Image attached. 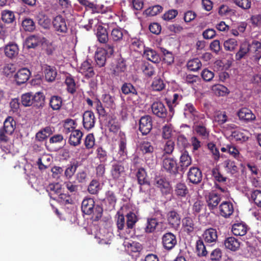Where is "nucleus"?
I'll use <instances>...</instances> for the list:
<instances>
[{"mask_svg": "<svg viewBox=\"0 0 261 261\" xmlns=\"http://www.w3.org/2000/svg\"><path fill=\"white\" fill-rule=\"evenodd\" d=\"M212 90L216 96H224L229 93V91L225 86L218 84L213 86Z\"/></svg>", "mask_w": 261, "mask_h": 261, "instance_id": "49530a36", "label": "nucleus"}, {"mask_svg": "<svg viewBox=\"0 0 261 261\" xmlns=\"http://www.w3.org/2000/svg\"><path fill=\"white\" fill-rule=\"evenodd\" d=\"M4 53L6 56L10 59L16 57L19 53V48L16 43L10 42L4 47Z\"/></svg>", "mask_w": 261, "mask_h": 261, "instance_id": "5701e85b", "label": "nucleus"}, {"mask_svg": "<svg viewBox=\"0 0 261 261\" xmlns=\"http://www.w3.org/2000/svg\"><path fill=\"white\" fill-rule=\"evenodd\" d=\"M53 134V131L50 126L45 127L36 134L35 140L38 142H43Z\"/></svg>", "mask_w": 261, "mask_h": 261, "instance_id": "7c9ffc66", "label": "nucleus"}, {"mask_svg": "<svg viewBox=\"0 0 261 261\" xmlns=\"http://www.w3.org/2000/svg\"><path fill=\"white\" fill-rule=\"evenodd\" d=\"M162 167L164 171L170 174L175 175L178 173L179 167L174 158L163 156Z\"/></svg>", "mask_w": 261, "mask_h": 261, "instance_id": "20e7f679", "label": "nucleus"}, {"mask_svg": "<svg viewBox=\"0 0 261 261\" xmlns=\"http://www.w3.org/2000/svg\"><path fill=\"white\" fill-rule=\"evenodd\" d=\"M143 56L148 60L154 63H159L161 60L160 56L155 50L149 47H146L143 51Z\"/></svg>", "mask_w": 261, "mask_h": 261, "instance_id": "cd10ccee", "label": "nucleus"}, {"mask_svg": "<svg viewBox=\"0 0 261 261\" xmlns=\"http://www.w3.org/2000/svg\"><path fill=\"white\" fill-rule=\"evenodd\" d=\"M82 212L87 215L93 214L92 219L93 221H98L102 216L103 208L99 204H95L93 198L86 197L82 203Z\"/></svg>", "mask_w": 261, "mask_h": 261, "instance_id": "f257e3e1", "label": "nucleus"}, {"mask_svg": "<svg viewBox=\"0 0 261 261\" xmlns=\"http://www.w3.org/2000/svg\"><path fill=\"white\" fill-rule=\"evenodd\" d=\"M63 104L62 98L59 96L53 95L49 100V106L53 110H59Z\"/></svg>", "mask_w": 261, "mask_h": 261, "instance_id": "58836bf2", "label": "nucleus"}, {"mask_svg": "<svg viewBox=\"0 0 261 261\" xmlns=\"http://www.w3.org/2000/svg\"><path fill=\"white\" fill-rule=\"evenodd\" d=\"M33 93L27 92L21 96V102L25 107L33 106Z\"/></svg>", "mask_w": 261, "mask_h": 261, "instance_id": "8fccbe9b", "label": "nucleus"}, {"mask_svg": "<svg viewBox=\"0 0 261 261\" xmlns=\"http://www.w3.org/2000/svg\"><path fill=\"white\" fill-rule=\"evenodd\" d=\"M105 123L109 131L114 134L117 133L120 129V124L116 117L114 116H108L106 119Z\"/></svg>", "mask_w": 261, "mask_h": 261, "instance_id": "412c9836", "label": "nucleus"}, {"mask_svg": "<svg viewBox=\"0 0 261 261\" xmlns=\"http://www.w3.org/2000/svg\"><path fill=\"white\" fill-rule=\"evenodd\" d=\"M75 121L71 119H67L65 120L64 124V132L65 134H68L74 130L75 128Z\"/></svg>", "mask_w": 261, "mask_h": 261, "instance_id": "680f3d73", "label": "nucleus"}, {"mask_svg": "<svg viewBox=\"0 0 261 261\" xmlns=\"http://www.w3.org/2000/svg\"><path fill=\"white\" fill-rule=\"evenodd\" d=\"M224 245L226 249L232 251H236L240 248V242L234 237H229L224 240Z\"/></svg>", "mask_w": 261, "mask_h": 261, "instance_id": "393cba45", "label": "nucleus"}, {"mask_svg": "<svg viewBox=\"0 0 261 261\" xmlns=\"http://www.w3.org/2000/svg\"><path fill=\"white\" fill-rule=\"evenodd\" d=\"M123 36V30L120 28L113 29L111 31V37L114 41L122 40Z\"/></svg>", "mask_w": 261, "mask_h": 261, "instance_id": "052dcab7", "label": "nucleus"}, {"mask_svg": "<svg viewBox=\"0 0 261 261\" xmlns=\"http://www.w3.org/2000/svg\"><path fill=\"white\" fill-rule=\"evenodd\" d=\"M107 55L105 54V51L98 50L95 54V60L96 65L99 67H103L106 62Z\"/></svg>", "mask_w": 261, "mask_h": 261, "instance_id": "4c0bfd02", "label": "nucleus"}, {"mask_svg": "<svg viewBox=\"0 0 261 261\" xmlns=\"http://www.w3.org/2000/svg\"><path fill=\"white\" fill-rule=\"evenodd\" d=\"M127 68L126 60L120 57L117 59L116 65L112 69V73L116 76H119L122 73H124Z\"/></svg>", "mask_w": 261, "mask_h": 261, "instance_id": "6ab92c4d", "label": "nucleus"}, {"mask_svg": "<svg viewBox=\"0 0 261 261\" xmlns=\"http://www.w3.org/2000/svg\"><path fill=\"white\" fill-rule=\"evenodd\" d=\"M152 113L161 118H165L167 115V110L164 103L160 101H155L151 105Z\"/></svg>", "mask_w": 261, "mask_h": 261, "instance_id": "9b49d317", "label": "nucleus"}, {"mask_svg": "<svg viewBox=\"0 0 261 261\" xmlns=\"http://www.w3.org/2000/svg\"><path fill=\"white\" fill-rule=\"evenodd\" d=\"M152 128L151 116L145 115L142 116L139 122V130L143 136L148 135Z\"/></svg>", "mask_w": 261, "mask_h": 261, "instance_id": "423d86ee", "label": "nucleus"}, {"mask_svg": "<svg viewBox=\"0 0 261 261\" xmlns=\"http://www.w3.org/2000/svg\"><path fill=\"white\" fill-rule=\"evenodd\" d=\"M52 24L54 31L59 35L65 34L68 31L66 21L61 15H58L53 18Z\"/></svg>", "mask_w": 261, "mask_h": 261, "instance_id": "39448f33", "label": "nucleus"}, {"mask_svg": "<svg viewBox=\"0 0 261 261\" xmlns=\"http://www.w3.org/2000/svg\"><path fill=\"white\" fill-rule=\"evenodd\" d=\"M182 94L178 92H173L171 95L165 98L167 104L168 105L170 111L173 110V108L179 103V102L182 99Z\"/></svg>", "mask_w": 261, "mask_h": 261, "instance_id": "aec40b11", "label": "nucleus"}, {"mask_svg": "<svg viewBox=\"0 0 261 261\" xmlns=\"http://www.w3.org/2000/svg\"><path fill=\"white\" fill-rule=\"evenodd\" d=\"M65 83L67 86V91L73 94L76 92V85L73 76L71 74L66 76Z\"/></svg>", "mask_w": 261, "mask_h": 261, "instance_id": "37998d69", "label": "nucleus"}, {"mask_svg": "<svg viewBox=\"0 0 261 261\" xmlns=\"http://www.w3.org/2000/svg\"><path fill=\"white\" fill-rule=\"evenodd\" d=\"M182 227L185 232L189 235L194 231L195 225L192 218L189 217H185L182 220Z\"/></svg>", "mask_w": 261, "mask_h": 261, "instance_id": "473e14b6", "label": "nucleus"}, {"mask_svg": "<svg viewBox=\"0 0 261 261\" xmlns=\"http://www.w3.org/2000/svg\"><path fill=\"white\" fill-rule=\"evenodd\" d=\"M238 116L240 119L247 121L255 119V116L251 111L246 108L241 109L238 112Z\"/></svg>", "mask_w": 261, "mask_h": 261, "instance_id": "72a5a7b5", "label": "nucleus"}, {"mask_svg": "<svg viewBox=\"0 0 261 261\" xmlns=\"http://www.w3.org/2000/svg\"><path fill=\"white\" fill-rule=\"evenodd\" d=\"M194 133L201 139H208L210 136V130L203 122L195 123L193 126Z\"/></svg>", "mask_w": 261, "mask_h": 261, "instance_id": "9d476101", "label": "nucleus"}, {"mask_svg": "<svg viewBox=\"0 0 261 261\" xmlns=\"http://www.w3.org/2000/svg\"><path fill=\"white\" fill-rule=\"evenodd\" d=\"M250 50L249 45L247 44H242L239 51L236 54L235 58L237 61H240L242 59L245 58L246 55Z\"/></svg>", "mask_w": 261, "mask_h": 261, "instance_id": "a18cd8bd", "label": "nucleus"}, {"mask_svg": "<svg viewBox=\"0 0 261 261\" xmlns=\"http://www.w3.org/2000/svg\"><path fill=\"white\" fill-rule=\"evenodd\" d=\"M2 20L7 23H10L14 21L15 16L11 11L5 10L2 12L1 14Z\"/></svg>", "mask_w": 261, "mask_h": 261, "instance_id": "864d4df0", "label": "nucleus"}, {"mask_svg": "<svg viewBox=\"0 0 261 261\" xmlns=\"http://www.w3.org/2000/svg\"><path fill=\"white\" fill-rule=\"evenodd\" d=\"M196 252L197 256L199 257L206 256L208 254V252L206 250L203 241L201 238H199L196 241Z\"/></svg>", "mask_w": 261, "mask_h": 261, "instance_id": "f704fd0d", "label": "nucleus"}, {"mask_svg": "<svg viewBox=\"0 0 261 261\" xmlns=\"http://www.w3.org/2000/svg\"><path fill=\"white\" fill-rule=\"evenodd\" d=\"M79 72L87 79L91 78L94 76L95 72L90 60H87L81 64L79 68Z\"/></svg>", "mask_w": 261, "mask_h": 261, "instance_id": "4468645a", "label": "nucleus"}, {"mask_svg": "<svg viewBox=\"0 0 261 261\" xmlns=\"http://www.w3.org/2000/svg\"><path fill=\"white\" fill-rule=\"evenodd\" d=\"M40 42V39L38 37L35 35H31L29 36L26 40L25 43L27 48H35Z\"/></svg>", "mask_w": 261, "mask_h": 261, "instance_id": "6e6d98bb", "label": "nucleus"}, {"mask_svg": "<svg viewBox=\"0 0 261 261\" xmlns=\"http://www.w3.org/2000/svg\"><path fill=\"white\" fill-rule=\"evenodd\" d=\"M105 201L108 204L110 210L114 208L117 201V198L114 192L112 191H108L106 193Z\"/></svg>", "mask_w": 261, "mask_h": 261, "instance_id": "c9c22d12", "label": "nucleus"}, {"mask_svg": "<svg viewBox=\"0 0 261 261\" xmlns=\"http://www.w3.org/2000/svg\"><path fill=\"white\" fill-rule=\"evenodd\" d=\"M95 123V117L94 113L91 111H85L83 115V124L86 129L92 128Z\"/></svg>", "mask_w": 261, "mask_h": 261, "instance_id": "ddd939ff", "label": "nucleus"}, {"mask_svg": "<svg viewBox=\"0 0 261 261\" xmlns=\"http://www.w3.org/2000/svg\"><path fill=\"white\" fill-rule=\"evenodd\" d=\"M162 243L165 249L170 250L177 244L176 236L171 232H167L162 236Z\"/></svg>", "mask_w": 261, "mask_h": 261, "instance_id": "1a4fd4ad", "label": "nucleus"}, {"mask_svg": "<svg viewBox=\"0 0 261 261\" xmlns=\"http://www.w3.org/2000/svg\"><path fill=\"white\" fill-rule=\"evenodd\" d=\"M158 225V222L156 219L148 218L145 227V231L147 233L153 232Z\"/></svg>", "mask_w": 261, "mask_h": 261, "instance_id": "603ef678", "label": "nucleus"}, {"mask_svg": "<svg viewBox=\"0 0 261 261\" xmlns=\"http://www.w3.org/2000/svg\"><path fill=\"white\" fill-rule=\"evenodd\" d=\"M187 178L189 182L195 185L198 184L202 179V172L199 168L192 167L188 172Z\"/></svg>", "mask_w": 261, "mask_h": 261, "instance_id": "0eeeda50", "label": "nucleus"}, {"mask_svg": "<svg viewBox=\"0 0 261 261\" xmlns=\"http://www.w3.org/2000/svg\"><path fill=\"white\" fill-rule=\"evenodd\" d=\"M221 200L220 195L212 191L209 193L206 199L207 206L210 210L212 211L217 208Z\"/></svg>", "mask_w": 261, "mask_h": 261, "instance_id": "a211bd4d", "label": "nucleus"}, {"mask_svg": "<svg viewBox=\"0 0 261 261\" xmlns=\"http://www.w3.org/2000/svg\"><path fill=\"white\" fill-rule=\"evenodd\" d=\"M163 7L159 5L149 7L145 11V14L147 16H154L162 12Z\"/></svg>", "mask_w": 261, "mask_h": 261, "instance_id": "bf43d9fd", "label": "nucleus"}, {"mask_svg": "<svg viewBox=\"0 0 261 261\" xmlns=\"http://www.w3.org/2000/svg\"><path fill=\"white\" fill-rule=\"evenodd\" d=\"M131 47L136 51L141 52L145 49L144 42L140 39L135 38L131 40Z\"/></svg>", "mask_w": 261, "mask_h": 261, "instance_id": "3c124183", "label": "nucleus"}, {"mask_svg": "<svg viewBox=\"0 0 261 261\" xmlns=\"http://www.w3.org/2000/svg\"><path fill=\"white\" fill-rule=\"evenodd\" d=\"M140 150L143 153H151L154 151V147L151 142L147 141H143L140 144Z\"/></svg>", "mask_w": 261, "mask_h": 261, "instance_id": "4d7b16f0", "label": "nucleus"}, {"mask_svg": "<svg viewBox=\"0 0 261 261\" xmlns=\"http://www.w3.org/2000/svg\"><path fill=\"white\" fill-rule=\"evenodd\" d=\"M22 26L25 31L33 32L36 28L34 21L32 19L25 18L22 22Z\"/></svg>", "mask_w": 261, "mask_h": 261, "instance_id": "13d9d810", "label": "nucleus"}, {"mask_svg": "<svg viewBox=\"0 0 261 261\" xmlns=\"http://www.w3.org/2000/svg\"><path fill=\"white\" fill-rule=\"evenodd\" d=\"M175 195L178 197H185L188 193V189L184 182H178L175 187L174 190Z\"/></svg>", "mask_w": 261, "mask_h": 261, "instance_id": "ea45409f", "label": "nucleus"}, {"mask_svg": "<svg viewBox=\"0 0 261 261\" xmlns=\"http://www.w3.org/2000/svg\"><path fill=\"white\" fill-rule=\"evenodd\" d=\"M137 178L138 184L140 185L139 191L140 192H143V186H150V182L148 180L147 177V174L144 168H139L136 174Z\"/></svg>", "mask_w": 261, "mask_h": 261, "instance_id": "2eb2a0df", "label": "nucleus"}, {"mask_svg": "<svg viewBox=\"0 0 261 261\" xmlns=\"http://www.w3.org/2000/svg\"><path fill=\"white\" fill-rule=\"evenodd\" d=\"M111 175L115 181L119 182L124 180L126 173L123 163L121 162L114 163L112 165Z\"/></svg>", "mask_w": 261, "mask_h": 261, "instance_id": "7ed1b4c3", "label": "nucleus"}, {"mask_svg": "<svg viewBox=\"0 0 261 261\" xmlns=\"http://www.w3.org/2000/svg\"><path fill=\"white\" fill-rule=\"evenodd\" d=\"M223 165L225 170L227 173L233 174L238 172V168L233 161L227 160L224 162Z\"/></svg>", "mask_w": 261, "mask_h": 261, "instance_id": "c03bdc74", "label": "nucleus"}, {"mask_svg": "<svg viewBox=\"0 0 261 261\" xmlns=\"http://www.w3.org/2000/svg\"><path fill=\"white\" fill-rule=\"evenodd\" d=\"M96 37L99 43L106 44L109 40V36L108 31L104 27L99 25L97 28Z\"/></svg>", "mask_w": 261, "mask_h": 261, "instance_id": "c756f323", "label": "nucleus"}, {"mask_svg": "<svg viewBox=\"0 0 261 261\" xmlns=\"http://www.w3.org/2000/svg\"><path fill=\"white\" fill-rule=\"evenodd\" d=\"M121 91L124 95H138V92L135 86L130 83L125 82L121 87Z\"/></svg>", "mask_w": 261, "mask_h": 261, "instance_id": "e433bc0d", "label": "nucleus"}, {"mask_svg": "<svg viewBox=\"0 0 261 261\" xmlns=\"http://www.w3.org/2000/svg\"><path fill=\"white\" fill-rule=\"evenodd\" d=\"M202 237L206 243L215 244L218 240L217 231L212 227L207 228L204 231Z\"/></svg>", "mask_w": 261, "mask_h": 261, "instance_id": "dca6fc26", "label": "nucleus"}, {"mask_svg": "<svg viewBox=\"0 0 261 261\" xmlns=\"http://www.w3.org/2000/svg\"><path fill=\"white\" fill-rule=\"evenodd\" d=\"M248 230V226L243 222L233 224L231 228V231L232 233L236 236H245Z\"/></svg>", "mask_w": 261, "mask_h": 261, "instance_id": "b1692460", "label": "nucleus"}, {"mask_svg": "<svg viewBox=\"0 0 261 261\" xmlns=\"http://www.w3.org/2000/svg\"><path fill=\"white\" fill-rule=\"evenodd\" d=\"M214 120L219 124L222 125L226 122L228 120V117L225 112H217L214 116Z\"/></svg>", "mask_w": 261, "mask_h": 261, "instance_id": "69168bd1", "label": "nucleus"}, {"mask_svg": "<svg viewBox=\"0 0 261 261\" xmlns=\"http://www.w3.org/2000/svg\"><path fill=\"white\" fill-rule=\"evenodd\" d=\"M141 69L144 74L148 77L152 76L155 73L153 66L148 62L144 63L142 65Z\"/></svg>", "mask_w": 261, "mask_h": 261, "instance_id": "e2e57ef3", "label": "nucleus"}, {"mask_svg": "<svg viewBox=\"0 0 261 261\" xmlns=\"http://www.w3.org/2000/svg\"><path fill=\"white\" fill-rule=\"evenodd\" d=\"M31 72L27 68L19 69L14 75L15 80L18 85L26 83L30 78Z\"/></svg>", "mask_w": 261, "mask_h": 261, "instance_id": "f3484780", "label": "nucleus"}, {"mask_svg": "<svg viewBox=\"0 0 261 261\" xmlns=\"http://www.w3.org/2000/svg\"><path fill=\"white\" fill-rule=\"evenodd\" d=\"M16 128V122L11 116H8L4 122V125L0 128V142L7 143L9 136L11 135Z\"/></svg>", "mask_w": 261, "mask_h": 261, "instance_id": "f03ea898", "label": "nucleus"}, {"mask_svg": "<svg viewBox=\"0 0 261 261\" xmlns=\"http://www.w3.org/2000/svg\"><path fill=\"white\" fill-rule=\"evenodd\" d=\"M44 73L45 80L47 82H52L56 78L57 71L54 66L45 65L44 67Z\"/></svg>", "mask_w": 261, "mask_h": 261, "instance_id": "c85d7f7f", "label": "nucleus"}, {"mask_svg": "<svg viewBox=\"0 0 261 261\" xmlns=\"http://www.w3.org/2000/svg\"><path fill=\"white\" fill-rule=\"evenodd\" d=\"M100 190V183L95 179H93L90 181L87 189L88 192L92 195L97 194Z\"/></svg>", "mask_w": 261, "mask_h": 261, "instance_id": "de8ad7c7", "label": "nucleus"}, {"mask_svg": "<svg viewBox=\"0 0 261 261\" xmlns=\"http://www.w3.org/2000/svg\"><path fill=\"white\" fill-rule=\"evenodd\" d=\"M220 215L225 218H229L233 213L234 207L232 202L230 201H223L219 206Z\"/></svg>", "mask_w": 261, "mask_h": 261, "instance_id": "f8f14e48", "label": "nucleus"}, {"mask_svg": "<svg viewBox=\"0 0 261 261\" xmlns=\"http://www.w3.org/2000/svg\"><path fill=\"white\" fill-rule=\"evenodd\" d=\"M33 107L36 109H42L45 105V96L43 92H37L33 94Z\"/></svg>", "mask_w": 261, "mask_h": 261, "instance_id": "bb28decb", "label": "nucleus"}, {"mask_svg": "<svg viewBox=\"0 0 261 261\" xmlns=\"http://www.w3.org/2000/svg\"><path fill=\"white\" fill-rule=\"evenodd\" d=\"M202 66L201 61L198 58L191 59L187 63V67L188 70L192 71H197L200 69Z\"/></svg>", "mask_w": 261, "mask_h": 261, "instance_id": "a19ab883", "label": "nucleus"}, {"mask_svg": "<svg viewBox=\"0 0 261 261\" xmlns=\"http://www.w3.org/2000/svg\"><path fill=\"white\" fill-rule=\"evenodd\" d=\"M251 198L254 203L258 207H261V191L255 190L252 191Z\"/></svg>", "mask_w": 261, "mask_h": 261, "instance_id": "774afa93", "label": "nucleus"}, {"mask_svg": "<svg viewBox=\"0 0 261 261\" xmlns=\"http://www.w3.org/2000/svg\"><path fill=\"white\" fill-rule=\"evenodd\" d=\"M125 217L126 218V225L127 229H132L138 221L136 215L134 213L130 212L127 214Z\"/></svg>", "mask_w": 261, "mask_h": 261, "instance_id": "09e8293b", "label": "nucleus"}, {"mask_svg": "<svg viewBox=\"0 0 261 261\" xmlns=\"http://www.w3.org/2000/svg\"><path fill=\"white\" fill-rule=\"evenodd\" d=\"M163 55V61L167 65H171L174 61V57L172 52L164 48H161Z\"/></svg>", "mask_w": 261, "mask_h": 261, "instance_id": "5fc2aeb1", "label": "nucleus"}, {"mask_svg": "<svg viewBox=\"0 0 261 261\" xmlns=\"http://www.w3.org/2000/svg\"><path fill=\"white\" fill-rule=\"evenodd\" d=\"M238 42L235 39L230 38L224 42V47L226 50L233 51L238 46Z\"/></svg>", "mask_w": 261, "mask_h": 261, "instance_id": "0e129e2a", "label": "nucleus"}, {"mask_svg": "<svg viewBox=\"0 0 261 261\" xmlns=\"http://www.w3.org/2000/svg\"><path fill=\"white\" fill-rule=\"evenodd\" d=\"M166 84L160 77H155L152 82L151 87L154 91H161L165 88Z\"/></svg>", "mask_w": 261, "mask_h": 261, "instance_id": "79ce46f5", "label": "nucleus"}, {"mask_svg": "<svg viewBox=\"0 0 261 261\" xmlns=\"http://www.w3.org/2000/svg\"><path fill=\"white\" fill-rule=\"evenodd\" d=\"M47 191L51 198L54 200L57 199V197L62 191L61 185L58 182L55 184H50L47 187Z\"/></svg>", "mask_w": 261, "mask_h": 261, "instance_id": "2f4dec72", "label": "nucleus"}, {"mask_svg": "<svg viewBox=\"0 0 261 261\" xmlns=\"http://www.w3.org/2000/svg\"><path fill=\"white\" fill-rule=\"evenodd\" d=\"M167 221L168 225L172 228L177 230L180 224V217L175 210L168 212L167 214Z\"/></svg>", "mask_w": 261, "mask_h": 261, "instance_id": "6e6552de", "label": "nucleus"}, {"mask_svg": "<svg viewBox=\"0 0 261 261\" xmlns=\"http://www.w3.org/2000/svg\"><path fill=\"white\" fill-rule=\"evenodd\" d=\"M179 166L180 171L185 172L187 168L192 164V158L187 150H184L181 152L179 158Z\"/></svg>", "mask_w": 261, "mask_h": 261, "instance_id": "4be33fe9", "label": "nucleus"}, {"mask_svg": "<svg viewBox=\"0 0 261 261\" xmlns=\"http://www.w3.org/2000/svg\"><path fill=\"white\" fill-rule=\"evenodd\" d=\"M60 203L63 204H71L73 200L69 194L62 193L61 192L58 195L56 199Z\"/></svg>", "mask_w": 261, "mask_h": 261, "instance_id": "338daca9", "label": "nucleus"}, {"mask_svg": "<svg viewBox=\"0 0 261 261\" xmlns=\"http://www.w3.org/2000/svg\"><path fill=\"white\" fill-rule=\"evenodd\" d=\"M83 135V134L80 130L75 129L72 131L69 138L68 143L74 147L78 146L81 143Z\"/></svg>", "mask_w": 261, "mask_h": 261, "instance_id": "a878e982", "label": "nucleus"}]
</instances>
